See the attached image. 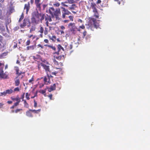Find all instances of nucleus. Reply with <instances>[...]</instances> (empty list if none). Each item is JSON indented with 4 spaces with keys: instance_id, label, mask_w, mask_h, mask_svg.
I'll use <instances>...</instances> for the list:
<instances>
[{
    "instance_id": "47",
    "label": "nucleus",
    "mask_w": 150,
    "mask_h": 150,
    "mask_svg": "<svg viewBox=\"0 0 150 150\" xmlns=\"http://www.w3.org/2000/svg\"><path fill=\"white\" fill-rule=\"evenodd\" d=\"M30 40H28L25 42V44L26 45H28L30 44Z\"/></svg>"
},
{
    "instance_id": "49",
    "label": "nucleus",
    "mask_w": 150,
    "mask_h": 150,
    "mask_svg": "<svg viewBox=\"0 0 150 150\" xmlns=\"http://www.w3.org/2000/svg\"><path fill=\"white\" fill-rule=\"evenodd\" d=\"M69 18L71 21H73L74 17L73 16H69Z\"/></svg>"
},
{
    "instance_id": "48",
    "label": "nucleus",
    "mask_w": 150,
    "mask_h": 150,
    "mask_svg": "<svg viewBox=\"0 0 150 150\" xmlns=\"http://www.w3.org/2000/svg\"><path fill=\"white\" fill-rule=\"evenodd\" d=\"M20 101H18V102H16V103H14V105L15 106H17V105H19V103H20Z\"/></svg>"
},
{
    "instance_id": "18",
    "label": "nucleus",
    "mask_w": 150,
    "mask_h": 150,
    "mask_svg": "<svg viewBox=\"0 0 150 150\" xmlns=\"http://www.w3.org/2000/svg\"><path fill=\"white\" fill-rule=\"evenodd\" d=\"M16 74L17 75V77H16V79H17L18 77L21 75V72H19V69L18 67H16Z\"/></svg>"
},
{
    "instance_id": "50",
    "label": "nucleus",
    "mask_w": 150,
    "mask_h": 150,
    "mask_svg": "<svg viewBox=\"0 0 150 150\" xmlns=\"http://www.w3.org/2000/svg\"><path fill=\"white\" fill-rule=\"evenodd\" d=\"M34 81L33 77L30 79L29 81V82L30 83H33L32 82Z\"/></svg>"
},
{
    "instance_id": "6",
    "label": "nucleus",
    "mask_w": 150,
    "mask_h": 150,
    "mask_svg": "<svg viewBox=\"0 0 150 150\" xmlns=\"http://www.w3.org/2000/svg\"><path fill=\"white\" fill-rule=\"evenodd\" d=\"M68 27L69 28L70 31L72 32V34L75 35L77 29V28L75 26V24L70 23L69 24Z\"/></svg>"
},
{
    "instance_id": "37",
    "label": "nucleus",
    "mask_w": 150,
    "mask_h": 150,
    "mask_svg": "<svg viewBox=\"0 0 150 150\" xmlns=\"http://www.w3.org/2000/svg\"><path fill=\"white\" fill-rule=\"evenodd\" d=\"M56 39V37L55 35H53L52 37L51 40L53 42H55Z\"/></svg>"
},
{
    "instance_id": "9",
    "label": "nucleus",
    "mask_w": 150,
    "mask_h": 150,
    "mask_svg": "<svg viewBox=\"0 0 150 150\" xmlns=\"http://www.w3.org/2000/svg\"><path fill=\"white\" fill-rule=\"evenodd\" d=\"M46 21L45 24L47 26H49V22H51L52 21L50 16L45 13L44 19Z\"/></svg>"
},
{
    "instance_id": "29",
    "label": "nucleus",
    "mask_w": 150,
    "mask_h": 150,
    "mask_svg": "<svg viewBox=\"0 0 150 150\" xmlns=\"http://www.w3.org/2000/svg\"><path fill=\"white\" fill-rule=\"evenodd\" d=\"M48 28L46 27H45V30L44 31V33L45 35H46L48 33Z\"/></svg>"
},
{
    "instance_id": "53",
    "label": "nucleus",
    "mask_w": 150,
    "mask_h": 150,
    "mask_svg": "<svg viewBox=\"0 0 150 150\" xmlns=\"http://www.w3.org/2000/svg\"><path fill=\"white\" fill-rule=\"evenodd\" d=\"M4 105V104L3 103H0V108H2Z\"/></svg>"
},
{
    "instance_id": "64",
    "label": "nucleus",
    "mask_w": 150,
    "mask_h": 150,
    "mask_svg": "<svg viewBox=\"0 0 150 150\" xmlns=\"http://www.w3.org/2000/svg\"><path fill=\"white\" fill-rule=\"evenodd\" d=\"M60 28H61V29L62 30H64L65 29V27L64 26H63V25L61 26L60 27Z\"/></svg>"
},
{
    "instance_id": "2",
    "label": "nucleus",
    "mask_w": 150,
    "mask_h": 150,
    "mask_svg": "<svg viewBox=\"0 0 150 150\" xmlns=\"http://www.w3.org/2000/svg\"><path fill=\"white\" fill-rule=\"evenodd\" d=\"M49 13L51 16L52 18L55 17L57 20L60 19L59 16L61 15L60 9L59 8L56 9L53 7H50L49 8Z\"/></svg>"
},
{
    "instance_id": "23",
    "label": "nucleus",
    "mask_w": 150,
    "mask_h": 150,
    "mask_svg": "<svg viewBox=\"0 0 150 150\" xmlns=\"http://www.w3.org/2000/svg\"><path fill=\"white\" fill-rule=\"evenodd\" d=\"M16 80H15V85L16 86H18L20 84V81L18 79V78L17 79H16Z\"/></svg>"
},
{
    "instance_id": "17",
    "label": "nucleus",
    "mask_w": 150,
    "mask_h": 150,
    "mask_svg": "<svg viewBox=\"0 0 150 150\" xmlns=\"http://www.w3.org/2000/svg\"><path fill=\"white\" fill-rule=\"evenodd\" d=\"M11 99L13 101H16L17 102L21 101L20 98L18 96H17L16 98H14L12 96L11 97Z\"/></svg>"
},
{
    "instance_id": "40",
    "label": "nucleus",
    "mask_w": 150,
    "mask_h": 150,
    "mask_svg": "<svg viewBox=\"0 0 150 150\" xmlns=\"http://www.w3.org/2000/svg\"><path fill=\"white\" fill-rule=\"evenodd\" d=\"M20 89L18 87H17L16 88H15L14 89V91H13V92L15 91H17L18 92L20 91Z\"/></svg>"
},
{
    "instance_id": "22",
    "label": "nucleus",
    "mask_w": 150,
    "mask_h": 150,
    "mask_svg": "<svg viewBox=\"0 0 150 150\" xmlns=\"http://www.w3.org/2000/svg\"><path fill=\"white\" fill-rule=\"evenodd\" d=\"M2 22L0 21V30L1 31H4L5 30L4 27L2 24Z\"/></svg>"
},
{
    "instance_id": "38",
    "label": "nucleus",
    "mask_w": 150,
    "mask_h": 150,
    "mask_svg": "<svg viewBox=\"0 0 150 150\" xmlns=\"http://www.w3.org/2000/svg\"><path fill=\"white\" fill-rule=\"evenodd\" d=\"M29 96L30 95L28 94V93H26L25 97L28 100H29L30 99Z\"/></svg>"
},
{
    "instance_id": "25",
    "label": "nucleus",
    "mask_w": 150,
    "mask_h": 150,
    "mask_svg": "<svg viewBox=\"0 0 150 150\" xmlns=\"http://www.w3.org/2000/svg\"><path fill=\"white\" fill-rule=\"evenodd\" d=\"M6 91L7 94H9L12 93L13 92V90L11 89L6 90Z\"/></svg>"
},
{
    "instance_id": "32",
    "label": "nucleus",
    "mask_w": 150,
    "mask_h": 150,
    "mask_svg": "<svg viewBox=\"0 0 150 150\" xmlns=\"http://www.w3.org/2000/svg\"><path fill=\"white\" fill-rule=\"evenodd\" d=\"M35 28H36L35 26H32L30 29V32L31 33L32 32L35 31Z\"/></svg>"
},
{
    "instance_id": "10",
    "label": "nucleus",
    "mask_w": 150,
    "mask_h": 150,
    "mask_svg": "<svg viewBox=\"0 0 150 150\" xmlns=\"http://www.w3.org/2000/svg\"><path fill=\"white\" fill-rule=\"evenodd\" d=\"M8 78V75L6 74V72L4 73L3 69H0V78L7 79Z\"/></svg>"
},
{
    "instance_id": "28",
    "label": "nucleus",
    "mask_w": 150,
    "mask_h": 150,
    "mask_svg": "<svg viewBox=\"0 0 150 150\" xmlns=\"http://www.w3.org/2000/svg\"><path fill=\"white\" fill-rule=\"evenodd\" d=\"M46 89H45V90H40L39 92L42 94H44L45 96V93L46 92Z\"/></svg>"
},
{
    "instance_id": "16",
    "label": "nucleus",
    "mask_w": 150,
    "mask_h": 150,
    "mask_svg": "<svg viewBox=\"0 0 150 150\" xmlns=\"http://www.w3.org/2000/svg\"><path fill=\"white\" fill-rule=\"evenodd\" d=\"M44 32V29L42 26H40V30L38 31V32L40 33V34L39 36V38H42L43 37V33Z\"/></svg>"
},
{
    "instance_id": "24",
    "label": "nucleus",
    "mask_w": 150,
    "mask_h": 150,
    "mask_svg": "<svg viewBox=\"0 0 150 150\" xmlns=\"http://www.w3.org/2000/svg\"><path fill=\"white\" fill-rule=\"evenodd\" d=\"M93 13H94V16L96 18H98L99 15L98 10L96 11V12H94Z\"/></svg>"
},
{
    "instance_id": "34",
    "label": "nucleus",
    "mask_w": 150,
    "mask_h": 150,
    "mask_svg": "<svg viewBox=\"0 0 150 150\" xmlns=\"http://www.w3.org/2000/svg\"><path fill=\"white\" fill-rule=\"evenodd\" d=\"M45 46H47L48 47L51 48L54 51L56 50V48L54 46H53L48 45H45Z\"/></svg>"
},
{
    "instance_id": "44",
    "label": "nucleus",
    "mask_w": 150,
    "mask_h": 150,
    "mask_svg": "<svg viewBox=\"0 0 150 150\" xmlns=\"http://www.w3.org/2000/svg\"><path fill=\"white\" fill-rule=\"evenodd\" d=\"M22 109H17L15 111V112L16 113H17L18 112L22 110Z\"/></svg>"
},
{
    "instance_id": "39",
    "label": "nucleus",
    "mask_w": 150,
    "mask_h": 150,
    "mask_svg": "<svg viewBox=\"0 0 150 150\" xmlns=\"http://www.w3.org/2000/svg\"><path fill=\"white\" fill-rule=\"evenodd\" d=\"M60 5V4L58 2H56L53 4V6H54L58 7Z\"/></svg>"
},
{
    "instance_id": "30",
    "label": "nucleus",
    "mask_w": 150,
    "mask_h": 150,
    "mask_svg": "<svg viewBox=\"0 0 150 150\" xmlns=\"http://www.w3.org/2000/svg\"><path fill=\"white\" fill-rule=\"evenodd\" d=\"M30 110H31V111L32 112H33L35 113H38V112H40V109H38L37 110H35L30 109Z\"/></svg>"
},
{
    "instance_id": "13",
    "label": "nucleus",
    "mask_w": 150,
    "mask_h": 150,
    "mask_svg": "<svg viewBox=\"0 0 150 150\" xmlns=\"http://www.w3.org/2000/svg\"><path fill=\"white\" fill-rule=\"evenodd\" d=\"M30 4L29 2H28L26 4H25L24 10H26V13L27 14L28 13L30 9Z\"/></svg>"
},
{
    "instance_id": "14",
    "label": "nucleus",
    "mask_w": 150,
    "mask_h": 150,
    "mask_svg": "<svg viewBox=\"0 0 150 150\" xmlns=\"http://www.w3.org/2000/svg\"><path fill=\"white\" fill-rule=\"evenodd\" d=\"M96 7V5L95 3H91L90 7L92 9L93 12H96V11L98 10Z\"/></svg>"
},
{
    "instance_id": "3",
    "label": "nucleus",
    "mask_w": 150,
    "mask_h": 150,
    "mask_svg": "<svg viewBox=\"0 0 150 150\" xmlns=\"http://www.w3.org/2000/svg\"><path fill=\"white\" fill-rule=\"evenodd\" d=\"M41 0H34L35 4L37 9L41 11L42 10H44L47 7L48 4L41 2ZM34 1V0H30V3L32 4Z\"/></svg>"
},
{
    "instance_id": "59",
    "label": "nucleus",
    "mask_w": 150,
    "mask_h": 150,
    "mask_svg": "<svg viewBox=\"0 0 150 150\" xmlns=\"http://www.w3.org/2000/svg\"><path fill=\"white\" fill-rule=\"evenodd\" d=\"M44 86V84L43 83H41L40 84V85L39 86V88H42V87H43Z\"/></svg>"
},
{
    "instance_id": "26",
    "label": "nucleus",
    "mask_w": 150,
    "mask_h": 150,
    "mask_svg": "<svg viewBox=\"0 0 150 150\" xmlns=\"http://www.w3.org/2000/svg\"><path fill=\"white\" fill-rule=\"evenodd\" d=\"M22 101L24 102V107L26 108H28L29 107V105L28 103L24 99H23L22 100Z\"/></svg>"
},
{
    "instance_id": "31",
    "label": "nucleus",
    "mask_w": 150,
    "mask_h": 150,
    "mask_svg": "<svg viewBox=\"0 0 150 150\" xmlns=\"http://www.w3.org/2000/svg\"><path fill=\"white\" fill-rule=\"evenodd\" d=\"M7 95L6 91H4L3 92H1L0 93V96H5Z\"/></svg>"
},
{
    "instance_id": "55",
    "label": "nucleus",
    "mask_w": 150,
    "mask_h": 150,
    "mask_svg": "<svg viewBox=\"0 0 150 150\" xmlns=\"http://www.w3.org/2000/svg\"><path fill=\"white\" fill-rule=\"evenodd\" d=\"M48 97L50 98V100H52V94H50L48 95Z\"/></svg>"
},
{
    "instance_id": "46",
    "label": "nucleus",
    "mask_w": 150,
    "mask_h": 150,
    "mask_svg": "<svg viewBox=\"0 0 150 150\" xmlns=\"http://www.w3.org/2000/svg\"><path fill=\"white\" fill-rule=\"evenodd\" d=\"M59 73L58 72V71H55L54 72H53L52 73V75H54L55 76H57V74H58Z\"/></svg>"
},
{
    "instance_id": "4",
    "label": "nucleus",
    "mask_w": 150,
    "mask_h": 150,
    "mask_svg": "<svg viewBox=\"0 0 150 150\" xmlns=\"http://www.w3.org/2000/svg\"><path fill=\"white\" fill-rule=\"evenodd\" d=\"M99 20H97L96 19L93 18H89L88 23L89 28L92 30H93V27L97 29L99 27Z\"/></svg>"
},
{
    "instance_id": "36",
    "label": "nucleus",
    "mask_w": 150,
    "mask_h": 150,
    "mask_svg": "<svg viewBox=\"0 0 150 150\" xmlns=\"http://www.w3.org/2000/svg\"><path fill=\"white\" fill-rule=\"evenodd\" d=\"M14 10V7H9V11L11 13L13 12V11Z\"/></svg>"
},
{
    "instance_id": "57",
    "label": "nucleus",
    "mask_w": 150,
    "mask_h": 150,
    "mask_svg": "<svg viewBox=\"0 0 150 150\" xmlns=\"http://www.w3.org/2000/svg\"><path fill=\"white\" fill-rule=\"evenodd\" d=\"M44 42L47 43H48L49 42L48 40L47 39H45L44 40Z\"/></svg>"
},
{
    "instance_id": "42",
    "label": "nucleus",
    "mask_w": 150,
    "mask_h": 150,
    "mask_svg": "<svg viewBox=\"0 0 150 150\" xmlns=\"http://www.w3.org/2000/svg\"><path fill=\"white\" fill-rule=\"evenodd\" d=\"M68 3L70 4H72L74 2V0H67Z\"/></svg>"
},
{
    "instance_id": "5",
    "label": "nucleus",
    "mask_w": 150,
    "mask_h": 150,
    "mask_svg": "<svg viewBox=\"0 0 150 150\" xmlns=\"http://www.w3.org/2000/svg\"><path fill=\"white\" fill-rule=\"evenodd\" d=\"M57 50L58 51L57 52H55L53 53L54 54H57V55L61 54L60 55L58 56H54V58L57 59L58 60H61L64 59V55L63 54H61V53H60V51L61 50H62L64 52V48L62 46L59 44L57 45Z\"/></svg>"
},
{
    "instance_id": "56",
    "label": "nucleus",
    "mask_w": 150,
    "mask_h": 150,
    "mask_svg": "<svg viewBox=\"0 0 150 150\" xmlns=\"http://www.w3.org/2000/svg\"><path fill=\"white\" fill-rule=\"evenodd\" d=\"M57 69H58V68H57ZM58 69H59V70H58L57 71H58L59 72L58 73H60L62 72V69L61 68H58Z\"/></svg>"
},
{
    "instance_id": "62",
    "label": "nucleus",
    "mask_w": 150,
    "mask_h": 150,
    "mask_svg": "<svg viewBox=\"0 0 150 150\" xmlns=\"http://www.w3.org/2000/svg\"><path fill=\"white\" fill-rule=\"evenodd\" d=\"M114 1H116L117 2V3L120 4V1L119 0H114Z\"/></svg>"
},
{
    "instance_id": "51",
    "label": "nucleus",
    "mask_w": 150,
    "mask_h": 150,
    "mask_svg": "<svg viewBox=\"0 0 150 150\" xmlns=\"http://www.w3.org/2000/svg\"><path fill=\"white\" fill-rule=\"evenodd\" d=\"M33 37V39L35 38V36H33V35H29L28 36V38H31V37Z\"/></svg>"
},
{
    "instance_id": "27",
    "label": "nucleus",
    "mask_w": 150,
    "mask_h": 150,
    "mask_svg": "<svg viewBox=\"0 0 150 150\" xmlns=\"http://www.w3.org/2000/svg\"><path fill=\"white\" fill-rule=\"evenodd\" d=\"M35 46L34 45L28 46L27 47V50H33L34 49Z\"/></svg>"
},
{
    "instance_id": "20",
    "label": "nucleus",
    "mask_w": 150,
    "mask_h": 150,
    "mask_svg": "<svg viewBox=\"0 0 150 150\" xmlns=\"http://www.w3.org/2000/svg\"><path fill=\"white\" fill-rule=\"evenodd\" d=\"M31 110H30V109L26 112V115L29 117H33L32 114L31 112Z\"/></svg>"
},
{
    "instance_id": "11",
    "label": "nucleus",
    "mask_w": 150,
    "mask_h": 150,
    "mask_svg": "<svg viewBox=\"0 0 150 150\" xmlns=\"http://www.w3.org/2000/svg\"><path fill=\"white\" fill-rule=\"evenodd\" d=\"M77 7L76 4H72L69 7L68 9L69 10H71L72 13L75 14L76 13V12L74 11L73 10H76Z\"/></svg>"
},
{
    "instance_id": "41",
    "label": "nucleus",
    "mask_w": 150,
    "mask_h": 150,
    "mask_svg": "<svg viewBox=\"0 0 150 150\" xmlns=\"http://www.w3.org/2000/svg\"><path fill=\"white\" fill-rule=\"evenodd\" d=\"M4 46L2 45L1 43H0V51H1V52H2L4 50Z\"/></svg>"
},
{
    "instance_id": "33",
    "label": "nucleus",
    "mask_w": 150,
    "mask_h": 150,
    "mask_svg": "<svg viewBox=\"0 0 150 150\" xmlns=\"http://www.w3.org/2000/svg\"><path fill=\"white\" fill-rule=\"evenodd\" d=\"M24 14L23 13H22L21 15L20 16V17L19 19V21H18L19 22H20L22 20V19L24 18Z\"/></svg>"
},
{
    "instance_id": "63",
    "label": "nucleus",
    "mask_w": 150,
    "mask_h": 150,
    "mask_svg": "<svg viewBox=\"0 0 150 150\" xmlns=\"http://www.w3.org/2000/svg\"><path fill=\"white\" fill-rule=\"evenodd\" d=\"M10 5L9 6V7H14L13 6V4L12 2H10Z\"/></svg>"
},
{
    "instance_id": "58",
    "label": "nucleus",
    "mask_w": 150,
    "mask_h": 150,
    "mask_svg": "<svg viewBox=\"0 0 150 150\" xmlns=\"http://www.w3.org/2000/svg\"><path fill=\"white\" fill-rule=\"evenodd\" d=\"M101 2V0H97L96 2V4H100Z\"/></svg>"
},
{
    "instance_id": "61",
    "label": "nucleus",
    "mask_w": 150,
    "mask_h": 150,
    "mask_svg": "<svg viewBox=\"0 0 150 150\" xmlns=\"http://www.w3.org/2000/svg\"><path fill=\"white\" fill-rule=\"evenodd\" d=\"M69 22V20H65L63 21V22L64 23H68Z\"/></svg>"
},
{
    "instance_id": "1",
    "label": "nucleus",
    "mask_w": 150,
    "mask_h": 150,
    "mask_svg": "<svg viewBox=\"0 0 150 150\" xmlns=\"http://www.w3.org/2000/svg\"><path fill=\"white\" fill-rule=\"evenodd\" d=\"M45 14V13H39L38 11H34L31 14V23L34 25L42 23L44 20Z\"/></svg>"
},
{
    "instance_id": "35",
    "label": "nucleus",
    "mask_w": 150,
    "mask_h": 150,
    "mask_svg": "<svg viewBox=\"0 0 150 150\" xmlns=\"http://www.w3.org/2000/svg\"><path fill=\"white\" fill-rule=\"evenodd\" d=\"M43 64L41 63H40L38 64V65L37 67H38V69L39 70H40V69L41 67L42 66V65Z\"/></svg>"
},
{
    "instance_id": "60",
    "label": "nucleus",
    "mask_w": 150,
    "mask_h": 150,
    "mask_svg": "<svg viewBox=\"0 0 150 150\" xmlns=\"http://www.w3.org/2000/svg\"><path fill=\"white\" fill-rule=\"evenodd\" d=\"M38 46L39 47H40L42 48H43V46L41 45L40 44H38Z\"/></svg>"
},
{
    "instance_id": "45",
    "label": "nucleus",
    "mask_w": 150,
    "mask_h": 150,
    "mask_svg": "<svg viewBox=\"0 0 150 150\" xmlns=\"http://www.w3.org/2000/svg\"><path fill=\"white\" fill-rule=\"evenodd\" d=\"M34 106L35 108H36L37 107V103L36 101L35 100H34Z\"/></svg>"
},
{
    "instance_id": "19",
    "label": "nucleus",
    "mask_w": 150,
    "mask_h": 150,
    "mask_svg": "<svg viewBox=\"0 0 150 150\" xmlns=\"http://www.w3.org/2000/svg\"><path fill=\"white\" fill-rule=\"evenodd\" d=\"M8 52H4L1 54H0V58H4L8 54Z\"/></svg>"
},
{
    "instance_id": "43",
    "label": "nucleus",
    "mask_w": 150,
    "mask_h": 150,
    "mask_svg": "<svg viewBox=\"0 0 150 150\" xmlns=\"http://www.w3.org/2000/svg\"><path fill=\"white\" fill-rule=\"evenodd\" d=\"M83 38H84L86 36V35H87V32L86 31H84L83 32Z\"/></svg>"
},
{
    "instance_id": "54",
    "label": "nucleus",
    "mask_w": 150,
    "mask_h": 150,
    "mask_svg": "<svg viewBox=\"0 0 150 150\" xmlns=\"http://www.w3.org/2000/svg\"><path fill=\"white\" fill-rule=\"evenodd\" d=\"M25 95V93H23V94L21 95V98L22 99V100L24 98Z\"/></svg>"
},
{
    "instance_id": "12",
    "label": "nucleus",
    "mask_w": 150,
    "mask_h": 150,
    "mask_svg": "<svg viewBox=\"0 0 150 150\" xmlns=\"http://www.w3.org/2000/svg\"><path fill=\"white\" fill-rule=\"evenodd\" d=\"M43 79L45 84L47 85L49 83V81H50V78L49 76H47V77L45 76L44 77H41L38 79Z\"/></svg>"
},
{
    "instance_id": "21",
    "label": "nucleus",
    "mask_w": 150,
    "mask_h": 150,
    "mask_svg": "<svg viewBox=\"0 0 150 150\" xmlns=\"http://www.w3.org/2000/svg\"><path fill=\"white\" fill-rule=\"evenodd\" d=\"M42 67H43L44 69H45L46 71H49L50 68L49 66H47L46 65L43 64L42 65Z\"/></svg>"
},
{
    "instance_id": "15",
    "label": "nucleus",
    "mask_w": 150,
    "mask_h": 150,
    "mask_svg": "<svg viewBox=\"0 0 150 150\" xmlns=\"http://www.w3.org/2000/svg\"><path fill=\"white\" fill-rule=\"evenodd\" d=\"M56 86L55 83L51 85L50 88H47L48 91L49 92H51V91L55 90L56 89Z\"/></svg>"
},
{
    "instance_id": "7",
    "label": "nucleus",
    "mask_w": 150,
    "mask_h": 150,
    "mask_svg": "<svg viewBox=\"0 0 150 150\" xmlns=\"http://www.w3.org/2000/svg\"><path fill=\"white\" fill-rule=\"evenodd\" d=\"M28 24V27H29L30 26V20L28 18H25L23 20V23L20 25V26L21 28H23Z\"/></svg>"
},
{
    "instance_id": "52",
    "label": "nucleus",
    "mask_w": 150,
    "mask_h": 150,
    "mask_svg": "<svg viewBox=\"0 0 150 150\" xmlns=\"http://www.w3.org/2000/svg\"><path fill=\"white\" fill-rule=\"evenodd\" d=\"M79 28L82 29H84L85 28V26L83 24L82 25L80 26L79 27Z\"/></svg>"
},
{
    "instance_id": "8",
    "label": "nucleus",
    "mask_w": 150,
    "mask_h": 150,
    "mask_svg": "<svg viewBox=\"0 0 150 150\" xmlns=\"http://www.w3.org/2000/svg\"><path fill=\"white\" fill-rule=\"evenodd\" d=\"M61 8L62 10V17L64 19L65 18L66 15H68L71 13L65 8L61 7Z\"/></svg>"
}]
</instances>
